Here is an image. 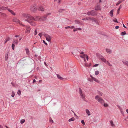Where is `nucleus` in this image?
Here are the masks:
<instances>
[{
  "label": "nucleus",
  "instance_id": "nucleus-1",
  "mask_svg": "<svg viewBox=\"0 0 128 128\" xmlns=\"http://www.w3.org/2000/svg\"><path fill=\"white\" fill-rule=\"evenodd\" d=\"M22 16L23 17L26 18L25 20L26 21L31 23V24L33 26H34L36 24L34 22H32L33 20L40 21V17L38 16H36L34 18L32 16L27 14H22Z\"/></svg>",
  "mask_w": 128,
  "mask_h": 128
},
{
  "label": "nucleus",
  "instance_id": "nucleus-2",
  "mask_svg": "<svg viewBox=\"0 0 128 128\" xmlns=\"http://www.w3.org/2000/svg\"><path fill=\"white\" fill-rule=\"evenodd\" d=\"M95 98L98 102L102 104H103L104 102V101L103 99L98 95L96 96L95 97Z\"/></svg>",
  "mask_w": 128,
  "mask_h": 128
},
{
  "label": "nucleus",
  "instance_id": "nucleus-3",
  "mask_svg": "<svg viewBox=\"0 0 128 128\" xmlns=\"http://www.w3.org/2000/svg\"><path fill=\"white\" fill-rule=\"evenodd\" d=\"M7 9L11 13L14 15H15V13L14 12V11L10 9L9 8H8L6 7H2L0 8V11L2 10H4Z\"/></svg>",
  "mask_w": 128,
  "mask_h": 128
},
{
  "label": "nucleus",
  "instance_id": "nucleus-4",
  "mask_svg": "<svg viewBox=\"0 0 128 128\" xmlns=\"http://www.w3.org/2000/svg\"><path fill=\"white\" fill-rule=\"evenodd\" d=\"M100 59L102 61L106 63L108 66H112V65L110 63V62L108 61H107L104 57L101 56L100 58Z\"/></svg>",
  "mask_w": 128,
  "mask_h": 128
},
{
  "label": "nucleus",
  "instance_id": "nucleus-5",
  "mask_svg": "<svg viewBox=\"0 0 128 128\" xmlns=\"http://www.w3.org/2000/svg\"><path fill=\"white\" fill-rule=\"evenodd\" d=\"M13 20L14 22H16L17 24L22 25L21 22H20V20L16 18H14ZM22 25L23 26H24V24H22Z\"/></svg>",
  "mask_w": 128,
  "mask_h": 128
},
{
  "label": "nucleus",
  "instance_id": "nucleus-6",
  "mask_svg": "<svg viewBox=\"0 0 128 128\" xmlns=\"http://www.w3.org/2000/svg\"><path fill=\"white\" fill-rule=\"evenodd\" d=\"M44 36L46 38V40L48 42H50V41L51 39V37L50 36L47 34H44Z\"/></svg>",
  "mask_w": 128,
  "mask_h": 128
},
{
  "label": "nucleus",
  "instance_id": "nucleus-7",
  "mask_svg": "<svg viewBox=\"0 0 128 128\" xmlns=\"http://www.w3.org/2000/svg\"><path fill=\"white\" fill-rule=\"evenodd\" d=\"M80 56L82 58L84 59V60L85 62L86 61V60L85 59V58H86L87 60H88V56L84 54L81 55Z\"/></svg>",
  "mask_w": 128,
  "mask_h": 128
},
{
  "label": "nucleus",
  "instance_id": "nucleus-8",
  "mask_svg": "<svg viewBox=\"0 0 128 128\" xmlns=\"http://www.w3.org/2000/svg\"><path fill=\"white\" fill-rule=\"evenodd\" d=\"M37 9L36 5L32 6H31L30 10L32 12H34Z\"/></svg>",
  "mask_w": 128,
  "mask_h": 128
},
{
  "label": "nucleus",
  "instance_id": "nucleus-9",
  "mask_svg": "<svg viewBox=\"0 0 128 128\" xmlns=\"http://www.w3.org/2000/svg\"><path fill=\"white\" fill-rule=\"evenodd\" d=\"M50 14V13H49L48 14H47L46 16H45L44 17H40V21H44L46 20V16L49 14Z\"/></svg>",
  "mask_w": 128,
  "mask_h": 128
},
{
  "label": "nucleus",
  "instance_id": "nucleus-10",
  "mask_svg": "<svg viewBox=\"0 0 128 128\" xmlns=\"http://www.w3.org/2000/svg\"><path fill=\"white\" fill-rule=\"evenodd\" d=\"M26 26V30L25 31V33H29L31 30L29 26Z\"/></svg>",
  "mask_w": 128,
  "mask_h": 128
},
{
  "label": "nucleus",
  "instance_id": "nucleus-11",
  "mask_svg": "<svg viewBox=\"0 0 128 128\" xmlns=\"http://www.w3.org/2000/svg\"><path fill=\"white\" fill-rule=\"evenodd\" d=\"M79 90L80 94L81 97L82 98H85V96H84V94L82 93V90H81V88H80Z\"/></svg>",
  "mask_w": 128,
  "mask_h": 128
},
{
  "label": "nucleus",
  "instance_id": "nucleus-12",
  "mask_svg": "<svg viewBox=\"0 0 128 128\" xmlns=\"http://www.w3.org/2000/svg\"><path fill=\"white\" fill-rule=\"evenodd\" d=\"M95 9L96 10H101V8H100L99 4H97L95 7Z\"/></svg>",
  "mask_w": 128,
  "mask_h": 128
},
{
  "label": "nucleus",
  "instance_id": "nucleus-13",
  "mask_svg": "<svg viewBox=\"0 0 128 128\" xmlns=\"http://www.w3.org/2000/svg\"><path fill=\"white\" fill-rule=\"evenodd\" d=\"M90 77L91 78L92 80H93L95 82H97V83H98L100 82V81L98 80L96 78H95L92 76L91 75L90 76Z\"/></svg>",
  "mask_w": 128,
  "mask_h": 128
},
{
  "label": "nucleus",
  "instance_id": "nucleus-14",
  "mask_svg": "<svg viewBox=\"0 0 128 128\" xmlns=\"http://www.w3.org/2000/svg\"><path fill=\"white\" fill-rule=\"evenodd\" d=\"M90 20H91L93 22H94L97 24H98V22H97L96 20V19H95L94 18H90Z\"/></svg>",
  "mask_w": 128,
  "mask_h": 128
},
{
  "label": "nucleus",
  "instance_id": "nucleus-15",
  "mask_svg": "<svg viewBox=\"0 0 128 128\" xmlns=\"http://www.w3.org/2000/svg\"><path fill=\"white\" fill-rule=\"evenodd\" d=\"M56 75L58 78V79L62 80H64V78H63L61 77V76L59 74H57Z\"/></svg>",
  "mask_w": 128,
  "mask_h": 128
},
{
  "label": "nucleus",
  "instance_id": "nucleus-16",
  "mask_svg": "<svg viewBox=\"0 0 128 128\" xmlns=\"http://www.w3.org/2000/svg\"><path fill=\"white\" fill-rule=\"evenodd\" d=\"M94 11L93 10L88 12H87V14L88 15H93Z\"/></svg>",
  "mask_w": 128,
  "mask_h": 128
},
{
  "label": "nucleus",
  "instance_id": "nucleus-17",
  "mask_svg": "<svg viewBox=\"0 0 128 128\" xmlns=\"http://www.w3.org/2000/svg\"><path fill=\"white\" fill-rule=\"evenodd\" d=\"M106 52L109 54H111L112 52V50L110 49L106 48Z\"/></svg>",
  "mask_w": 128,
  "mask_h": 128
},
{
  "label": "nucleus",
  "instance_id": "nucleus-18",
  "mask_svg": "<svg viewBox=\"0 0 128 128\" xmlns=\"http://www.w3.org/2000/svg\"><path fill=\"white\" fill-rule=\"evenodd\" d=\"M38 10H40L42 11H44V9L43 8V7H42V6H40L38 8Z\"/></svg>",
  "mask_w": 128,
  "mask_h": 128
},
{
  "label": "nucleus",
  "instance_id": "nucleus-19",
  "mask_svg": "<svg viewBox=\"0 0 128 128\" xmlns=\"http://www.w3.org/2000/svg\"><path fill=\"white\" fill-rule=\"evenodd\" d=\"M86 113L88 115V116H89L90 115V112L88 109H86Z\"/></svg>",
  "mask_w": 128,
  "mask_h": 128
},
{
  "label": "nucleus",
  "instance_id": "nucleus-20",
  "mask_svg": "<svg viewBox=\"0 0 128 128\" xmlns=\"http://www.w3.org/2000/svg\"><path fill=\"white\" fill-rule=\"evenodd\" d=\"M18 40L14 39L13 40V44H18Z\"/></svg>",
  "mask_w": 128,
  "mask_h": 128
},
{
  "label": "nucleus",
  "instance_id": "nucleus-21",
  "mask_svg": "<svg viewBox=\"0 0 128 128\" xmlns=\"http://www.w3.org/2000/svg\"><path fill=\"white\" fill-rule=\"evenodd\" d=\"M113 12H114V10H112L110 12V15L111 17H112L113 16Z\"/></svg>",
  "mask_w": 128,
  "mask_h": 128
},
{
  "label": "nucleus",
  "instance_id": "nucleus-22",
  "mask_svg": "<svg viewBox=\"0 0 128 128\" xmlns=\"http://www.w3.org/2000/svg\"><path fill=\"white\" fill-rule=\"evenodd\" d=\"M75 120V118L74 117H72L68 120V121L69 122L72 121H74Z\"/></svg>",
  "mask_w": 128,
  "mask_h": 128
},
{
  "label": "nucleus",
  "instance_id": "nucleus-23",
  "mask_svg": "<svg viewBox=\"0 0 128 128\" xmlns=\"http://www.w3.org/2000/svg\"><path fill=\"white\" fill-rule=\"evenodd\" d=\"M122 62L123 63V64L126 66H127L128 64V62L127 61H122Z\"/></svg>",
  "mask_w": 128,
  "mask_h": 128
},
{
  "label": "nucleus",
  "instance_id": "nucleus-24",
  "mask_svg": "<svg viewBox=\"0 0 128 128\" xmlns=\"http://www.w3.org/2000/svg\"><path fill=\"white\" fill-rule=\"evenodd\" d=\"M110 124L111 126L114 127L115 126L114 124L113 121L111 120L110 121Z\"/></svg>",
  "mask_w": 128,
  "mask_h": 128
},
{
  "label": "nucleus",
  "instance_id": "nucleus-25",
  "mask_svg": "<svg viewBox=\"0 0 128 128\" xmlns=\"http://www.w3.org/2000/svg\"><path fill=\"white\" fill-rule=\"evenodd\" d=\"M3 17H5L6 16V14H4L2 13H1V15Z\"/></svg>",
  "mask_w": 128,
  "mask_h": 128
},
{
  "label": "nucleus",
  "instance_id": "nucleus-26",
  "mask_svg": "<svg viewBox=\"0 0 128 128\" xmlns=\"http://www.w3.org/2000/svg\"><path fill=\"white\" fill-rule=\"evenodd\" d=\"M122 2V1H121L120 0H119L116 4V5L117 6H118Z\"/></svg>",
  "mask_w": 128,
  "mask_h": 128
},
{
  "label": "nucleus",
  "instance_id": "nucleus-27",
  "mask_svg": "<svg viewBox=\"0 0 128 128\" xmlns=\"http://www.w3.org/2000/svg\"><path fill=\"white\" fill-rule=\"evenodd\" d=\"M18 94L20 96L21 94V92L20 90H18V91L17 92Z\"/></svg>",
  "mask_w": 128,
  "mask_h": 128
},
{
  "label": "nucleus",
  "instance_id": "nucleus-28",
  "mask_svg": "<svg viewBox=\"0 0 128 128\" xmlns=\"http://www.w3.org/2000/svg\"><path fill=\"white\" fill-rule=\"evenodd\" d=\"M26 54H28L29 53V50L27 48L26 49Z\"/></svg>",
  "mask_w": 128,
  "mask_h": 128
},
{
  "label": "nucleus",
  "instance_id": "nucleus-29",
  "mask_svg": "<svg viewBox=\"0 0 128 128\" xmlns=\"http://www.w3.org/2000/svg\"><path fill=\"white\" fill-rule=\"evenodd\" d=\"M103 105L105 107H107L108 106V105L106 103H104Z\"/></svg>",
  "mask_w": 128,
  "mask_h": 128
},
{
  "label": "nucleus",
  "instance_id": "nucleus-30",
  "mask_svg": "<svg viewBox=\"0 0 128 128\" xmlns=\"http://www.w3.org/2000/svg\"><path fill=\"white\" fill-rule=\"evenodd\" d=\"M90 19V18H83L82 19L83 20H88L89 19Z\"/></svg>",
  "mask_w": 128,
  "mask_h": 128
},
{
  "label": "nucleus",
  "instance_id": "nucleus-31",
  "mask_svg": "<svg viewBox=\"0 0 128 128\" xmlns=\"http://www.w3.org/2000/svg\"><path fill=\"white\" fill-rule=\"evenodd\" d=\"M25 122V120L24 119H22L20 120V123L22 124Z\"/></svg>",
  "mask_w": 128,
  "mask_h": 128
},
{
  "label": "nucleus",
  "instance_id": "nucleus-32",
  "mask_svg": "<svg viewBox=\"0 0 128 128\" xmlns=\"http://www.w3.org/2000/svg\"><path fill=\"white\" fill-rule=\"evenodd\" d=\"M15 45L14 44H12V50H14V49Z\"/></svg>",
  "mask_w": 128,
  "mask_h": 128
},
{
  "label": "nucleus",
  "instance_id": "nucleus-33",
  "mask_svg": "<svg viewBox=\"0 0 128 128\" xmlns=\"http://www.w3.org/2000/svg\"><path fill=\"white\" fill-rule=\"evenodd\" d=\"M99 72L98 70H96L95 72V74L96 75H97L99 74Z\"/></svg>",
  "mask_w": 128,
  "mask_h": 128
},
{
  "label": "nucleus",
  "instance_id": "nucleus-34",
  "mask_svg": "<svg viewBox=\"0 0 128 128\" xmlns=\"http://www.w3.org/2000/svg\"><path fill=\"white\" fill-rule=\"evenodd\" d=\"M126 34V32H123L121 33V34L122 36H123Z\"/></svg>",
  "mask_w": 128,
  "mask_h": 128
},
{
  "label": "nucleus",
  "instance_id": "nucleus-35",
  "mask_svg": "<svg viewBox=\"0 0 128 128\" xmlns=\"http://www.w3.org/2000/svg\"><path fill=\"white\" fill-rule=\"evenodd\" d=\"M15 95V94L14 92H12V94L11 96L12 97H14Z\"/></svg>",
  "mask_w": 128,
  "mask_h": 128
},
{
  "label": "nucleus",
  "instance_id": "nucleus-36",
  "mask_svg": "<svg viewBox=\"0 0 128 128\" xmlns=\"http://www.w3.org/2000/svg\"><path fill=\"white\" fill-rule=\"evenodd\" d=\"M8 55L7 54L5 56V60H7L8 59Z\"/></svg>",
  "mask_w": 128,
  "mask_h": 128
},
{
  "label": "nucleus",
  "instance_id": "nucleus-37",
  "mask_svg": "<svg viewBox=\"0 0 128 128\" xmlns=\"http://www.w3.org/2000/svg\"><path fill=\"white\" fill-rule=\"evenodd\" d=\"M42 34H43L44 35V34H43V33H40L39 34H38V35H39L40 37H41Z\"/></svg>",
  "mask_w": 128,
  "mask_h": 128
},
{
  "label": "nucleus",
  "instance_id": "nucleus-38",
  "mask_svg": "<svg viewBox=\"0 0 128 128\" xmlns=\"http://www.w3.org/2000/svg\"><path fill=\"white\" fill-rule=\"evenodd\" d=\"M75 22H76V23L78 24H80V23L79 21L77 20H75Z\"/></svg>",
  "mask_w": 128,
  "mask_h": 128
},
{
  "label": "nucleus",
  "instance_id": "nucleus-39",
  "mask_svg": "<svg viewBox=\"0 0 128 128\" xmlns=\"http://www.w3.org/2000/svg\"><path fill=\"white\" fill-rule=\"evenodd\" d=\"M63 10V9H60L58 11L60 12H62V11Z\"/></svg>",
  "mask_w": 128,
  "mask_h": 128
},
{
  "label": "nucleus",
  "instance_id": "nucleus-40",
  "mask_svg": "<svg viewBox=\"0 0 128 128\" xmlns=\"http://www.w3.org/2000/svg\"><path fill=\"white\" fill-rule=\"evenodd\" d=\"M120 111L121 112V113L122 114H124V112L122 111V109L120 108Z\"/></svg>",
  "mask_w": 128,
  "mask_h": 128
},
{
  "label": "nucleus",
  "instance_id": "nucleus-41",
  "mask_svg": "<svg viewBox=\"0 0 128 128\" xmlns=\"http://www.w3.org/2000/svg\"><path fill=\"white\" fill-rule=\"evenodd\" d=\"M10 40V38L9 37L5 39V40H6V41H7V42L9 40Z\"/></svg>",
  "mask_w": 128,
  "mask_h": 128
},
{
  "label": "nucleus",
  "instance_id": "nucleus-42",
  "mask_svg": "<svg viewBox=\"0 0 128 128\" xmlns=\"http://www.w3.org/2000/svg\"><path fill=\"white\" fill-rule=\"evenodd\" d=\"M78 30L77 28H74L73 30V31L74 32H75L76 31Z\"/></svg>",
  "mask_w": 128,
  "mask_h": 128
},
{
  "label": "nucleus",
  "instance_id": "nucleus-43",
  "mask_svg": "<svg viewBox=\"0 0 128 128\" xmlns=\"http://www.w3.org/2000/svg\"><path fill=\"white\" fill-rule=\"evenodd\" d=\"M81 122L83 125H84L85 124V123L84 122V120H82Z\"/></svg>",
  "mask_w": 128,
  "mask_h": 128
},
{
  "label": "nucleus",
  "instance_id": "nucleus-44",
  "mask_svg": "<svg viewBox=\"0 0 128 128\" xmlns=\"http://www.w3.org/2000/svg\"><path fill=\"white\" fill-rule=\"evenodd\" d=\"M113 21L114 22H118V21H117V20L116 19H115L114 20H113Z\"/></svg>",
  "mask_w": 128,
  "mask_h": 128
},
{
  "label": "nucleus",
  "instance_id": "nucleus-45",
  "mask_svg": "<svg viewBox=\"0 0 128 128\" xmlns=\"http://www.w3.org/2000/svg\"><path fill=\"white\" fill-rule=\"evenodd\" d=\"M77 29H78V30H82V28H77Z\"/></svg>",
  "mask_w": 128,
  "mask_h": 128
},
{
  "label": "nucleus",
  "instance_id": "nucleus-46",
  "mask_svg": "<svg viewBox=\"0 0 128 128\" xmlns=\"http://www.w3.org/2000/svg\"><path fill=\"white\" fill-rule=\"evenodd\" d=\"M65 28L66 29H68V28H70V26H68L66 27H65Z\"/></svg>",
  "mask_w": 128,
  "mask_h": 128
},
{
  "label": "nucleus",
  "instance_id": "nucleus-47",
  "mask_svg": "<svg viewBox=\"0 0 128 128\" xmlns=\"http://www.w3.org/2000/svg\"><path fill=\"white\" fill-rule=\"evenodd\" d=\"M99 94L101 96H102V93L101 92H100L99 93Z\"/></svg>",
  "mask_w": 128,
  "mask_h": 128
},
{
  "label": "nucleus",
  "instance_id": "nucleus-48",
  "mask_svg": "<svg viewBox=\"0 0 128 128\" xmlns=\"http://www.w3.org/2000/svg\"><path fill=\"white\" fill-rule=\"evenodd\" d=\"M43 42L46 45H47V44L46 42L45 41L43 40Z\"/></svg>",
  "mask_w": 128,
  "mask_h": 128
},
{
  "label": "nucleus",
  "instance_id": "nucleus-49",
  "mask_svg": "<svg viewBox=\"0 0 128 128\" xmlns=\"http://www.w3.org/2000/svg\"><path fill=\"white\" fill-rule=\"evenodd\" d=\"M120 8H118V14L119 13V12L120 10Z\"/></svg>",
  "mask_w": 128,
  "mask_h": 128
},
{
  "label": "nucleus",
  "instance_id": "nucleus-50",
  "mask_svg": "<svg viewBox=\"0 0 128 128\" xmlns=\"http://www.w3.org/2000/svg\"><path fill=\"white\" fill-rule=\"evenodd\" d=\"M37 32L36 30L35 31L34 34L36 35L37 34Z\"/></svg>",
  "mask_w": 128,
  "mask_h": 128
},
{
  "label": "nucleus",
  "instance_id": "nucleus-51",
  "mask_svg": "<svg viewBox=\"0 0 128 128\" xmlns=\"http://www.w3.org/2000/svg\"><path fill=\"white\" fill-rule=\"evenodd\" d=\"M74 26H70V28H72V29H73V28H74Z\"/></svg>",
  "mask_w": 128,
  "mask_h": 128
},
{
  "label": "nucleus",
  "instance_id": "nucleus-52",
  "mask_svg": "<svg viewBox=\"0 0 128 128\" xmlns=\"http://www.w3.org/2000/svg\"><path fill=\"white\" fill-rule=\"evenodd\" d=\"M11 0H4V1H7L8 2H10Z\"/></svg>",
  "mask_w": 128,
  "mask_h": 128
},
{
  "label": "nucleus",
  "instance_id": "nucleus-53",
  "mask_svg": "<svg viewBox=\"0 0 128 128\" xmlns=\"http://www.w3.org/2000/svg\"><path fill=\"white\" fill-rule=\"evenodd\" d=\"M50 122H52V123L54 122L53 120L52 119L50 120Z\"/></svg>",
  "mask_w": 128,
  "mask_h": 128
},
{
  "label": "nucleus",
  "instance_id": "nucleus-54",
  "mask_svg": "<svg viewBox=\"0 0 128 128\" xmlns=\"http://www.w3.org/2000/svg\"><path fill=\"white\" fill-rule=\"evenodd\" d=\"M119 28L118 26H116L115 27V28L116 29H118Z\"/></svg>",
  "mask_w": 128,
  "mask_h": 128
},
{
  "label": "nucleus",
  "instance_id": "nucleus-55",
  "mask_svg": "<svg viewBox=\"0 0 128 128\" xmlns=\"http://www.w3.org/2000/svg\"><path fill=\"white\" fill-rule=\"evenodd\" d=\"M98 64H95L94 65V67H96V66H98Z\"/></svg>",
  "mask_w": 128,
  "mask_h": 128
},
{
  "label": "nucleus",
  "instance_id": "nucleus-56",
  "mask_svg": "<svg viewBox=\"0 0 128 128\" xmlns=\"http://www.w3.org/2000/svg\"><path fill=\"white\" fill-rule=\"evenodd\" d=\"M80 54L81 55H82V54H84V53L83 52H82L80 53Z\"/></svg>",
  "mask_w": 128,
  "mask_h": 128
},
{
  "label": "nucleus",
  "instance_id": "nucleus-57",
  "mask_svg": "<svg viewBox=\"0 0 128 128\" xmlns=\"http://www.w3.org/2000/svg\"><path fill=\"white\" fill-rule=\"evenodd\" d=\"M61 1V0H58V3H59Z\"/></svg>",
  "mask_w": 128,
  "mask_h": 128
},
{
  "label": "nucleus",
  "instance_id": "nucleus-58",
  "mask_svg": "<svg viewBox=\"0 0 128 128\" xmlns=\"http://www.w3.org/2000/svg\"><path fill=\"white\" fill-rule=\"evenodd\" d=\"M123 26L124 27L126 28V26H125V25H124V24H123Z\"/></svg>",
  "mask_w": 128,
  "mask_h": 128
},
{
  "label": "nucleus",
  "instance_id": "nucleus-59",
  "mask_svg": "<svg viewBox=\"0 0 128 128\" xmlns=\"http://www.w3.org/2000/svg\"><path fill=\"white\" fill-rule=\"evenodd\" d=\"M0 128H3V127L2 126L0 125Z\"/></svg>",
  "mask_w": 128,
  "mask_h": 128
},
{
  "label": "nucleus",
  "instance_id": "nucleus-60",
  "mask_svg": "<svg viewBox=\"0 0 128 128\" xmlns=\"http://www.w3.org/2000/svg\"><path fill=\"white\" fill-rule=\"evenodd\" d=\"M36 81L34 79V80L33 81V82L34 83V82H36Z\"/></svg>",
  "mask_w": 128,
  "mask_h": 128
},
{
  "label": "nucleus",
  "instance_id": "nucleus-61",
  "mask_svg": "<svg viewBox=\"0 0 128 128\" xmlns=\"http://www.w3.org/2000/svg\"><path fill=\"white\" fill-rule=\"evenodd\" d=\"M7 41L6 40H5V42H4V44H6L7 42Z\"/></svg>",
  "mask_w": 128,
  "mask_h": 128
},
{
  "label": "nucleus",
  "instance_id": "nucleus-62",
  "mask_svg": "<svg viewBox=\"0 0 128 128\" xmlns=\"http://www.w3.org/2000/svg\"><path fill=\"white\" fill-rule=\"evenodd\" d=\"M126 111L127 113L128 114V109L126 110Z\"/></svg>",
  "mask_w": 128,
  "mask_h": 128
},
{
  "label": "nucleus",
  "instance_id": "nucleus-63",
  "mask_svg": "<svg viewBox=\"0 0 128 128\" xmlns=\"http://www.w3.org/2000/svg\"><path fill=\"white\" fill-rule=\"evenodd\" d=\"M19 36L18 35H16L15 36V37H18Z\"/></svg>",
  "mask_w": 128,
  "mask_h": 128
},
{
  "label": "nucleus",
  "instance_id": "nucleus-64",
  "mask_svg": "<svg viewBox=\"0 0 128 128\" xmlns=\"http://www.w3.org/2000/svg\"><path fill=\"white\" fill-rule=\"evenodd\" d=\"M5 126L6 128H8L6 126Z\"/></svg>",
  "mask_w": 128,
  "mask_h": 128
}]
</instances>
